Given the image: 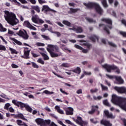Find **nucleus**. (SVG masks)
<instances>
[{"instance_id": "1", "label": "nucleus", "mask_w": 126, "mask_h": 126, "mask_svg": "<svg viewBox=\"0 0 126 126\" xmlns=\"http://www.w3.org/2000/svg\"><path fill=\"white\" fill-rule=\"evenodd\" d=\"M4 18L9 24L11 25H16L19 22V21L16 18V15L13 12L8 11H4Z\"/></svg>"}, {"instance_id": "2", "label": "nucleus", "mask_w": 126, "mask_h": 126, "mask_svg": "<svg viewBox=\"0 0 126 126\" xmlns=\"http://www.w3.org/2000/svg\"><path fill=\"white\" fill-rule=\"evenodd\" d=\"M84 5L87 8H93V7H95L96 12L100 15H102L104 12L103 9L100 6L99 4L97 3L90 2L89 3H84Z\"/></svg>"}, {"instance_id": "3", "label": "nucleus", "mask_w": 126, "mask_h": 126, "mask_svg": "<svg viewBox=\"0 0 126 126\" xmlns=\"http://www.w3.org/2000/svg\"><path fill=\"white\" fill-rule=\"evenodd\" d=\"M12 103L15 105V106H17V107H20V108H25L27 111L30 112V113H32V109L29 105L28 104L23 103L21 102V101H18L17 100L13 99L12 100Z\"/></svg>"}, {"instance_id": "4", "label": "nucleus", "mask_w": 126, "mask_h": 126, "mask_svg": "<svg viewBox=\"0 0 126 126\" xmlns=\"http://www.w3.org/2000/svg\"><path fill=\"white\" fill-rule=\"evenodd\" d=\"M102 67L105 68L107 72H111V70H115L116 72H117V73H120V70L118 68V67H117V66H115V65H110L105 64L104 65H102Z\"/></svg>"}, {"instance_id": "5", "label": "nucleus", "mask_w": 126, "mask_h": 126, "mask_svg": "<svg viewBox=\"0 0 126 126\" xmlns=\"http://www.w3.org/2000/svg\"><path fill=\"white\" fill-rule=\"evenodd\" d=\"M101 21L110 25V26H106L104 28V30L106 31V33H107V34H110L109 29H112V20L110 19L109 18H102L101 19Z\"/></svg>"}, {"instance_id": "6", "label": "nucleus", "mask_w": 126, "mask_h": 126, "mask_svg": "<svg viewBox=\"0 0 126 126\" xmlns=\"http://www.w3.org/2000/svg\"><path fill=\"white\" fill-rule=\"evenodd\" d=\"M35 121L37 125L40 126H46V125H49L51 123L50 120H44L41 118L36 119Z\"/></svg>"}, {"instance_id": "7", "label": "nucleus", "mask_w": 126, "mask_h": 126, "mask_svg": "<svg viewBox=\"0 0 126 126\" xmlns=\"http://www.w3.org/2000/svg\"><path fill=\"white\" fill-rule=\"evenodd\" d=\"M32 21L33 22V23L39 25L43 24L44 22V20L39 18V16L37 15L32 16Z\"/></svg>"}, {"instance_id": "8", "label": "nucleus", "mask_w": 126, "mask_h": 126, "mask_svg": "<svg viewBox=\"0 0 126 126\" xmlns=\"http://www.w3.org/2000/svg\"><path fill=\"white\" fill-rule=\"evenodd\" d=\"M106 76H107V77L110 79L115 78L116 81H117V82H115V83H116V84H123V83H124V80L122 79L121 76H112L108 74H106Z\"/></svg>"}, {"instance_id": "9", "label": "nucleus", "mask_w": 126, "mask_h": 126, "mask_svg": "<svg viewBox=\"0 0 126 126\" xmlns=\"http://www.w3.org/2000/svg\"><path fill=\"white\" fill-rule=\"evenodd\" d=\"M24 32L23 31L20 30L18 32H17V35L18 36H20V37H22L23 39H24L25 40L28 39V38H29V36L27 35V32H26V31L24 30Z\"/></svg>"}, {"instance_id": "10", "label": "nucleus", "mask_w": 126, "mask_h": 126, "mask_svg": "<svg viewBox=\"0 0 126 126\" xmlns=\"http://www.w3.org/2000/svg\"><path fill=\"white\" fill-rule=\"evenodd\" d=\"M29 54H30V50L27 47L24 48V56H22V58L24 59H29Z\"/></svg>"}, {"instance_id": "11", "label": "nucleus", "mask_w": 126, "mask_h": 126, "mask_svg": "<svg viewBox=\"0 0 126 126\" xmlns=\"http://www.w3.org/2000/svg\"><path fill=\"white\" fill-rule=\"evenodd\" d=\"M41 10L42 11H44V13H46V14H47V12L50 11H52V12H54V13L57 12V11L50 8V7H49V6L48 5H43L42 6V8Z\"/></svg>"}, {"instance_id": "12", "label": "nucleus", "mask_w": 126, "mask_h": 126, "mask_svg": "<svg viewBox=\"0 0 126 126\" xmlns=\"http://www.w3.org/2000/svg\"><path fill=\"white\" fill-rule=\"evenodd\" d=\"M47 51L50 54V56L52 57V58H57L62 55V53L59 52V53H56L51 51V49L49 48H47Z\"/></svg>"}, {"instance_id": "13", "label": "nucleus", "mask_w": 126, "mask_h": 126, "mask_svg": "<svg viewBox=\"0 0 126 126\" xmlns=\"http://www.w3.org/2000/svg\"><path fill=\"white\" fill-rule=\"evenodd\" d=\"M114 89L117 91L119 93H126V88L125 87H115Z\"/></svg>"}, {"instance_id": "14", "label": "nucleus", "mask_w": 126, "mask_h": 126, "mask_svg": "<svg viewBox=\"0 0 126 126\" xmlns=\"http://www.w3.org/2000/svg\"><path fill=\"white\" fill-rule=\"evenodd\" d=\"M75 48L76 49H78V50H80V51H82V53L84 54H87L88 52H89V49H85L83 48L82 47L79 46V45L75 44L74 45Z\"/></svg>"}, {"instance_id": "15", "label": "nucleus", "mask_w": 126, "mask_h": 126, "mask_svg": "<svg viewBox=\"0 0 126 126\" xmlns=\"http://www.w3.org/2000/svg\"><path fill=\"white\" fill-rule=\"evenodd\" d=\"M73 31H75L76 33H82L83 32V30L82 29V28L80 27H73Z\"/></svg>"}, {"instance_id": "16", "label": "nucleus", "mask_w": 126, "mask_h": 126, "mask_svg": "<svg viewBox=\"0 0 126 126\" xmlns=\"http://www.w3.org/2000/svg\"><path fill=\"white\" fill-rule=\"evenodd\" d=\"M80 45H81V46H86L87 47V48H88V49H89V48H90V47H91V45L89 44L88 43H87V42L83 40H79Z\"/></svg>"}, {"instance_id": "17", "label": "nucleus", "mask_w": 126, "mask_h": 126, "mask_svg": "<svg viewBox=\"0 0 126 126\" xmlns=\"http://www.w3.org/2000/svg\"><path fill=\"white\" fill-rule=\"evenodd\" d=\"M104 114L106 117L109 118L110 119H115V118L116 117L115 115H113V113H109V111L108 110H105L104 111Z\"/></svg>"}, {"instance_id": "18", "label": "nucleus", "mask_w": 126, "mask_h": 126, "mask_svg": "<svg viewBox=\"0 0 126 126\" xmlns=\"http://www.w3.org/2000/svg\"><path fill=\"white\" fill-rule=\"evenodd\" d=\"M66 115H73V108L71 107H67L65 110Z\"/></svg>"}, {"instance_id": "19", "label": "nucleus", "mask_w": 126, "mask_h": 126, "mask_svg": "<svg viewBox=\"0 0 126 126\" xmlns=\"http://www.w3.org/2000/svg\"><path fill=\"white\" fill-rule=\"evenodd\" d=\"M101 42H102L103 44H107V43H108V45H109L110 46H111L112 47H117V45H116L115 43L112 42L108 41L104 39H101Z\"/></svg>"}, {"instance_id": "20", "label": "nucleus", "mask_w": 126, "mask_h": 126, "mask_svg": "<svg viewBox=\"0 0 126 126\" xmlns=\"http://www.w3.org/2000/svg\"><path fill=\"white\" fill-rule=\"evenodd\" d=\"M69 71H72V72H74V73H76L77 74H80V72H81V69L79 67H77L73 70H69Z\"/></svg>"}, {"instance_id": "21", "label": "nucleus", "mask_w": 126, "mask_h": 126, "mask_svg": "<svg viewBox=\"0 0 126 126\" xmlns=\"http://www.w3.org/2000/svg\"><path fill=\"white\" fill-rule=\"evenodd\" d=\"M74 122H75V123H76V124L79 125V126H80V124H82V122H83V121L82 120V118L79 116L77 117L76 120L74 119Z\"/></svg>"}, {"instance_id": "22", "label": "nucleus", "mask_w": 126, "mask_h": 126, "mask_svg": "<svg viewBox=\"0 0 126 126\" xmlns=\"http://www.w3.org/2000/svg\"><path fill=\"white\" fill-rule=\"evenodd\" d=\"M101 124L105 126H112V124L110 123V122L104 120L101 121Z\"/></svg>"}, {"instance_id": "23", "label": "nucleus", "mask_w": 126, "mask_h": 126, "mask_svg": "<svg viewBox=\"0 0 126 126\" xmlns=\"http://www.w3.org/2000/svg\"><path fill=\"white\" fill-rule=\"evenodd\" d=\"M96 110H98V106H93L92 109L91 111L88 112V113L90 115H92V114H94V112Z\"/></svg>"}, {"instance_id": "24", "label": "nucleus", "mask_w": 126, "mask_h": 126, "mask_svg": "<svg viewBox=\"0 0 126 126\" xmlns=\"http://www.w3.org/2000/svg\"><path fill=\"white\" fill-rule=\"evenodd\" d=\"M55 110H57V112L59 113V114H61V115L64 114L63 110L61 109V107H60L59 106L56 105L55 107Z\"/></svg>"}, {"instance_id": "25", "label": "nucleus", "mask_w": 126, "mask_h": 126, "mask_svg": "<svg viewBox=\"0 0 126 126\" xmlns=\"http://www.w3.org/2000/svg\"><path fill=\"white\" fill-rule=\"evenodd\" d=\"M10 40L13 41V43H14V44H17V45H19V46H21V45H22V43L20 41L17 40L14 38H10Z\"/></svg>"}, {"instance_id": "26", "label": "nucleus", "mask_w": 126, "mask_h": 126, "mask_svg": "<svg viewBox=\"0 0 126 126\" xmlns=\"http://www.w3.org/2000/svg\"><path fill=\"white\" fill-rule=\"evenodd\" d=\"M40 54L41 56H42V57L43 58V60L44 61H49L50 58H49V56H48L47 54L44 53H41Z\"/></svg>"}, {"instance_id": "27", "label": "nucleus", "mask_w": 126, "mask_h": 126, "mask_svg": "<svg viewBox=\"0 0 126 126\" xmlns=\"http://www.w3.org/2000/svg\"><path fill=\"white\" fill-rule=\"evenodd\" d=\"M62 23L64 25H66V26H68L69 27H71V26H71V23H70V22H68V21L63 20Z\"/></svg>"}, {"instance_id": "28", "label": "nucleus", "mask_w": 126, "mask_h": 126, "mask_svg": "<svg viewBox=\"0 0 126 126\" xmlns=\"http://www.w3.org/2000/svg\"><path fill=\"white\" fill-rule=\"evenodd\" d=\"M23 25L30 29L32 25L28 21H26L24 22Z\"/></svg>"}, {"instance_id": "29", "label": "nucleus", "mask_w": 126, "mask_h": 126, "mask_svg": "<svg viewBox=\"0 0 126 126\" xmlns=\"http://www.w3.org/2000/svg\"><path fill=\"white\" fill-rule=\"evenodd\" d=\"M101 3L103 7L107 8L109 6L108 3H107V1L106 0H101Z\"/></svg>"}, {"instance_id": "30", "label": "nucleus", "mask_w": 126, "mask_h": 126, "mask_svg": "<svg viewBox=\"0 0 126 126\" xmlns=\"http://www.w3.org/2000/svg\"><path fill=\"white\" fill-rule=\"evenodd\" d=\"M91 40H92V41H93V42H95V41H96V40H97L98 41V36L95 35H93L91 36V37H90Z\"/></svg>"}, {"instance_id": "31", "label": "nucleus", "mask_w": 126, "mask_h": 126, "mask_svg": "<svg viewBox=\"0 0 126 126\" xmlns=\"http://www.w3.org/2000/svg\"><path fill=\"white\" fill-rule=\"evenodd\" d=\"M6 29L5 28H3L2 25L0 23V32H6Z\"/></svg>"}, {"instance_id": "32", "label": "nucleus", "mask_w": 126, "mask_h": 126, "mask_svg": "<svg viewBox=\"0 0 126 126\" xmlns=\"http://www.w3.org/2000/svg\"><path fill=\"white\" fill-rule=\"evenodd\" d=\"M86 20L87 21H88V22H90L91 23H95V22H96L95 21L93 20L92 19L88 17H86Z\"/></svg>"}, {"instance_id": "33", "label": "nucleus", "mask_w": 126, "mask_h": 126, "mask_svg": "<svg viewBox=\"0 0 126 126\" xmlns=\"http://www.w3.org/2000/svg\"><path fill=\"white\" fill-rule=\"evenodd\" d=\"M9 51H10L11 54H16V55H17L18 52H17V51H16V50L14 49L11 47H9Z\"/></svg>"}, {"instance_id": "34", "label": "nucleus", "mask_w": 126, "mask_h": 126, "mask_svg": "<svg viewBox=\"0 0 126 126\" xmlns=\"http://www.w3.org/2000/svg\"><path fill=\"white\" fill-rule=\"evenodd\" d=\"M10 106H11V105H10V103H7L6 104H5L4 106V109L5 110H8L9 109V107H10Z\"/></svg>"}, {"instance_id": "35", "label": "nucleus", "mask_w": 126, "mask_h": 126, "mask_svg": "<svg viewBox=\"0 0 126 126\" xmlns=\"http://www.w3.org/2000/svg\"><path fill=\"white\" fill-rule=\"evenodd\" d=\"M56 45H48V48L47 49H50V51H55V47Z\"/></svg>"}, {"instance_id": "36", "label": "nucleus", "mask_w": 126, "mask_h": 126, "mask_svg": "<svg viewBox=\"0 0 126 126\" xmlns=\"http://www.w3.org/2000/svg\"><path fill=\"white\" fill-rule=\"evenodd\" d=\"M80 126H88V121H83L81 124H80Z\"/></svg>"}, {"instance_id": "37", "label": "nucleus", "mask_w": 126, "mask_h": 126, "mask_svg": "<svg viewBox=\"0 0 126 126\" xmlns=\"http://www.w3.org/2000/svg\"><path fill=\"white\" fill-rule=\"evenodd\" d=\"M32 9H34V10H36L37 12L39 13L40 12V8L38 6H32Z\"/></svg>"}, {"instance_id": "38", "label": "nucleus", "mask_w": 126, "mask_h": 126, "mask_svg": "<svg viewBox=\"0 0 126 126\" xmlns=\"http://www.w3.org/2000/svg\"><path fill=\"white\" fill-rule=\"evenodd\" d=\"M78 10V9H73V8H70V11H69V13H74L76 12Z\"/></svg>"}, {"instance_id": "39", "label": "nucleus", "mask_w": 126, "mask_h": 126, "mask_svg": "<svg viewBox=\"0 0 126 126\" xmlns=\"http://www.w3.org/2000/svg\"><path fill=\"white\" fill-rule=\"evenodd\" d=\"M0 96L1 97V98H4V99H5L6 100H9V98H8L7 95H5L4 94H0Z\"/></svg>"}, {"instance_id": "40", "label": "nucleus", "mask_w": 126, "mask_h": 126, "mask_svg": "<svg viewBox=\"0 0 126 126\" xmlns=\"http://www.w3.org/2000/svg\"><path fill=\"white\" fill-rule=\"evenodd\" d=\"M43 93L47 94V95H51V94H54V92H50L48 90H45L43 92Z\"/></svg>"}, {"instance_id": "41", "label": "nucleus", "mask_w": 126, "mask_h": 126, "mask_svg": "<svg viewBox=\"0 0 126 126\" xmlns=\"http://www.w3.org/2000/svg\"><path fill=\"white\" fill-rule=\"evenodd\" d=\"M37 62L39 63H41V64H45V62H44L42 58L38 59Z\"/></svg>"}, {"instance_id": "42", "label": "nucleus", "mask_w": 126, "mask_h": 126, "mask_svg": "<svg viewBox=\"0 0 126 126\" xmlns=\"http://www.w3.org/2000/svg\"><path fill=\"white\" fill-rule=\"evenodd\" d=\"M18 118H20V119H22V120H24L25 121H27V119H25L24 117V116H23V114H19L18 115Z\"/></svg>"}, {"instance_id": "43", "label": "nucleus", "mask_w": 126, "mask_h": 126, "mask_svg": "<svg viewBox=\"0 0 126 126\" xmlns=\"http://www.w3.org/2000/svg\"><path fill=\"white\" fill-rule=\"evenodd\" d=\"M61 66H63V67H69L70 66V65L67 63H63L61 64Z\"/></svg>"}, {"instance_id": "44", "label": "nucleus", "mask_w": 126, "mask_h": 126, "mask_svg": "<svg viewBox=\"0 0 126 126\" xmlns=\"http://www.w3.org/2000/svg\"><path fill=\"white\" fill-rule=\"evenodd\" d=\"M101 87L102 88V90H104L105 91H108V87L103 85V84H100Z\"/></svg>"}, {"instance_id": "45", "label": "nucleus", "mask_w": 126, "mask_h": 126, "mask_svg": "<svg viewBox=\"0 0 126 126\" xmlns=\"http://www.w3.org/2000/svg\"><path fill=\"white\" fill-rule=\"evenodd\" d=\"M103 103L105 106H108V107H110V103H109V102H108V100L106 99L103 100Z\"/></svg>"}, {"instance_id": "46", "label": "nucleus", "mask_w": 126, "mask_h": 126, "mask_svg": "<svg viewBox=\"0 0 126 126\" xmlns=\"http://www.w3.org/2000/svg\"><path fill=\"white\" fill-rule=\"evenodd\" d=\"M0 51H6V48H5V46L0 45Z\"/></svg>"}, {"instance_id": "47", "label": "nucleus", "mask_w": 126, "mask_h": 126, "mask_svg": "<svg viewBox=\"0 0 126 126\" xmlns=\"http://www.w3.org/2000/svg\"><path fill=\"white\" fill-rule=\"evenodd\" d=\"M32 66L34 68H39V66L35 63L34 62H32Z\"/></svg>"}, {"instance_id": "48", "label": "nucleus", "mask_w": 126, "mask_h": 126, "mask_svg": "<svg viewBox=\"0 0 126 126\" xmlns=\"http://www.w3.org/2000/svg\"><path fill=\"white\" fill-rule=\"evenodd\" d=\"M36 46H37V47H44L45 46V44L44 43L37 42L35 44Z\"/></svg>"}, {"instance_id": "49", "label": "nucleus", "mask_w": 126, "mask_h": 126, "mask_svg": "<svg viewBox=\"0 0 126 126\" xmlns=\"http://www.w3.org/2000/svg\"><path fill=\"white\" fill-rule=\"evenodd\" d=\"M23 123L24 122H22V121L21 120H17V125H18V126H22Z\"/></svg>"}, {"instance_id": "50", "label": "nucleus", "mask_w": 126, "mask_h": 126, "mask_svg": "<svg viewBox=\"0 0 126 126\" xmlns=\"http://www.w3.org/2000/svg\"><path fill=\"white\" fill-rule=\"evenodd\" d=\"M93 98H94V100H101V99H102V97L101 96H98L97 97L94 96Z\"/></svg>"}, {"instance_id": "51", "label": "nucleus", "mask_w": 126, "mask_h": 126, "mask_svg": "<svg viewBox=\"0 0 126 126\" xmlns=\"http://www.w3.org/2000/svg\"><path fill=\"white\" fill-rule=\"evenodd\" d=\"M38 0V2L39 3H40V4H43V3H46L47 1H46V0Z\"/></svg>"}, {"instance_id": "52", "label": "nucleus", "mask_w": 126, "mask_h": 126, "mask_svg": "<svg viewBox=\"0 0 126 126\" xmlns=\"http://www.w3.org/2000/svg\"><path fill=\"white\" fill-rule=\"evenodd\" d=\"M90 122H91V123H93V124H97L98 123V121H97L96 119H91Z\"/></svg>"}, {"instance_id": "53", "label": "nucleus", "mask_w": 126, "mask_h": 126, "mask_svg": "<svg viewBox=\"0 0 126 126\" xmlns=\"http://www.w3.org/2000/svg\"><path fill=\"white\" fill-rule=\"evenodd\" d=\"M98 91V89H91L90 92L91 93H96Z\"/></svg>"}, {"instance_id": "54", "label": "nucleus", "mask_w": 126, "mask_h": 126, "mask_svg": "<svg viewBox=\"0 0 126 126\" xmlns=\"http://www.w3.org/2000/svg\"><path fill=\"white\" fill-rule=\"evenodd\" d=\"M0 39L2 40V41H3V42L4 43H5V44L6 45H7V41H6V40H5V39H4V38H3V37H2V36H0Z\"/></svg>"}, {"instance_id": "55", "label": "nucleus", "mask_w": 126, "mask_h": 126, "mask_svg": "<svg viewBox=\"0 0 126 126\" xmlns=\"http://www.w3.org/2000/svg\"><path fill=\"white\" fill-rule=\"evenodd\" d=\"M119 33L121 35H122V36H123L124 37H126V32H120Z\"/></svg>"}, {"instance_id": "56", "label": "nucleus", "mask_w": 126, "mask_h": 126, "mask_svg": "<svg viewBox=\"0 0 126 126\" xmlns=\"http://www.w3.org/2000/svg\"><path fill=\"white\" fill-rule=\"evenodd\" d=\"M83 73H84V74H85V75H91V74H92L91 72H87V71H83Z\"/></svg>"}, {"instance_id": "57", "label": "nucleus", "mask_w": 126, "mask_h": 126, "mask_svg": "<svg viewBox=\"0 0 126 126\" xmlns=\"http://www.w3.org/2000/svg\"><path fill=\"white\" fill-rule=\"evenodd\" d=\"M11 66H12V68H18V67H19L18 65H17L14 63H12L11 64Z\"/></svg>"}, {"instance_id": "58", "label": "nucleus", "mask_w": 126, "mask_h": 126, "mask_svg": "<svg viewBox=\"0 0 126 126\" xmlns=\"http://www.w3.org/2000/svg\"><path fill=\"white\" fill-rule=\"evenodd\" d=\"M60 90L61 92L63 94H65V95H68V94H67V93L65 92L63 90V89L61 88Z\"/></svg>"}, {"instance_id": "59", "label": "nucleus", "mask_w": 126, "mask_h": 126, "mask_svg": "<svg viewBox=\"0 0 126 126\" xmlns=\"http://www.w3.org/2000/svg\"><path fill=\"white\" fill-rule=\"evenodd\" d=\"M114 6L115 7H117V6L119 5V1H118V0L114 1Z\"/></svg>"}, {"instance_id": "60", "label": "nucleus", "mask_w": 126, "mask_h": 126, "mask_svg": "<svg viewBox=\"0 0 126 126\" xmlns=\"http://www.w3.org/2000/svg\"><path fill=\"white\" fill-rule=\"evenodd\" d=\"M58 123L62 126H66L65 125L63 124V122H62L61 121L58 120Z\"/></svg>"}, {"instance_id": "61", "label": "nucleus", "mask_w": 126, "mask_h": 126, "mask_svg": "<svg viewBox=\"0 0 126 126\" xmlns=\"http://www.w3.org/2000/svg\"><path fill=\"white\" fill-rule=\"evenodd\" d=\"M77 94H82V89H79L76 91Z\"/></svg>"}, {"instance_id": "62", "label": "nucleus", "mask_w": 126, "mask_h": 126, "mask_svg": "<svg viewBox=\"0 0 126 126\" xmlns=\"http://www.w3.org/2000/svg\"><path fill=\"white\" fill-rule=\"evenodd\" d=\"M60 49L59 48V47L58 46L55 45V47H54V51H56V52H59Z\"/></svg>"}, {"instance_id": "63", "label": "nucleus", "mask_w": 126, "mask_h": 126, "mask_svg": "<svg viewBox=\"0 0 126 126\" xmlns=\"http://www.w3.org/2000/svg\"><path fill=\"white\" fill-rule=\"evenodd\" d=\"M30 29H31L32 30H34V31H36V30H37V29H36V28H35L34 26H32V25H31V27H30Z\"/></svg>"}, {"instance_id": "64", "label": "nucleus", "mask_w": 126, "mask_h": 126, "mask_svg": "<svg viewBox=\"0 0 126 126\" xmlns=\"http://www.w3.org/2000/svg\"><path fill=\"white\" fill-rule=\"evenodd\" d=\"M62 48L63 49V51H67V49L68 48H67L66 47H65V46L63 45H62Z\"/></svg>"}]
</instances>
